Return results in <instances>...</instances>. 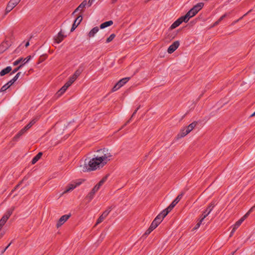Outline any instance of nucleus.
<instances>
[{
    "label": "nucleus",
    "instance_id": "41",
    "mask_svg": "<svg viewBox=\"0 0 255 255\" xmlns=\"http://www.w3.org/2000/svg\"><path fill=\"white\" fill-rule=\"evenodd\" d=\"M183 193H181V194L178 195V196L174 199V200L177 203H178L182 198V197H183Z\"/></svg>",
    "mask_w": 255,
    "mask_h": 255
},
{
    "label": "nucleus",
    "instance_id": "47",
    "mask_svg": "<svg viewBox=\"0 0 255 255\" xmlns=\"http://www.w3.org/2000/svg\"><path fill=\"white\" fill-rule=\"evenodd\" d=\"M111 210H112V207H110L107 210H106L105 212H104L103 213L105 214L106 215L108 216V215L111 212Z\"/></svg>",
    "mask_w": 255,
    "mask_h": 255
},
{
    "label": "nucleus",
    "instance_id": "31",
    "mask_svg": "<svg viewBox=\"0 0 255 255\" xmlns=\"http://www.w3.org/2000/svg\"><path fill=\"white\" fill-rule=\"evenodd\" d=\"M156 222V220H154L152 221V222L151 223V224L149 227L150 230L151 229V230H153L158 226V225L159 224L158 223H157Z\"/></svg>",
    "mask_w": 255,
    "mask_h": 255
},
{
    "label": "nucleus",
    "instance_id": "55",
    "mask_svg": "<svg viewBox=\"0 0 255 255\" xmlns=\"http://www.w3.org/2000/svg\"><path fill=\"white\" fill-rule=\"evenodd\" d=\"M220 23V21L218 20L217 21H216L213 26L217 25Z\"/></svg>",
    "mask_w": 255,
    "mask_h": 255
},
{
    "label": "nucleus",
    "instance_id": "17",
    "mask_svg": "<svg viewBox=\"0 0 255 255\" xmlns=\"http://www.w3.org/2000/svg\"><path fill=\"white\" fill-rule=\"evenodd\" d=\"M109 176V174L105 176L99 182L95 185L98 189H100L101 186L103 185V184L107 181Z\"/></svg>",
    "mask_w": 255,
    "mask_h": 255
},
{
    "label": "nucleus",
    "instance_id": "46",
    "mask_svg": "<svg viewBox=\"0 0 255 255\" xmlns=\"http://www.w3.org/2000/svg\"><path fill=\"white\" fill-rule=\"evenodd\" d=\"M8 88V86H7V85L5 84L1 88L0 91L1 92H3L5 91L6 90H7Z\"/></svg>",
    "mask_w": 255,
    "mask_h": 255
},
{
    "label": "nucleus",
    "instance_id": "60",
    "mask_svg": "<svg viewBox=\"0 0 255 255\" xmlns=\"http://www.w3.org/2000/svg\"><path fill=\"white\" fill-rule=\"evenodd\" d=\"M117 1V0H112V3H115V2H116Z\"/></svg>",
    "mask_w": 255,
    "mask_h": 255
},
{
    "label": "nucleus",
    "instance_id": "48",
    "mask_svg": "<svg viewBox=\"0 0 255 255\" xmlns=\"http://www.w3.org/2000/svg\"><path fill=\"white\" fill-rule=\"evenodd\" d=\"M103 220H104V219H103V217H101V216H100V217H99V218H98V219L97 220V223H96V225L100 224V223H101Z\"/></svg>",
    "mask_w": 255,
    "mask_h": 255
},
{
    "label": "nucleus",
    "instance_id": "63",
    "mask_svg": "<svg viewBox=\"0 0 255 255\" xmlns=\"http://www.w3.org/2000/svg\"><path fill=\"white\" fill-rule=\"evenodd\" d=\"M236 251L232 252L230 255H233Z\"/></svg>",
    "mask_w": 255,
    "mask_h": 255
},
{
    "label": "nucleus",
    "instance_id": "62",
    "mask_svg": "<svg viewBox=\"0 0 255 255\" xmlns=\"http://www.w3.org/2000/svg\"><path fill=\"white\" fill-rule=\"evenodd\" d=\"M255 116V112L253 114H252L251 115V116H250V117H254V116Z\"/></svg>",
    "mask_w": 255,
    "mask_h": 255
},
{
    "label": "nucleus",
    "instance_id": "21",
    "mask_svg": "<svg viewBox=\"0 0 255 255\" xmlns=\"http://www.w3.org/2000/svg\"><path fill=\"white\" fill-rule=\"evenodd\" d=\"M42 154V152H40L35 156H34L32 159L31 164H34L35 163H36L38 161V160L41 157Z\"/></svg>",
    "mask_w": 255,
    "mask_h": 255
},
{
    "label": "nucleus",
    "instance_id": "52",
    "mask_svg": "<svg viewBox=\"0 0 255 255\" xmlns=\"http://www.w3.org/2000/svg\"><path fill=\"white\" fill-rule=\"evenodd\" d=\"M95 0H89L88 2L87 3L88 6H90Z\"/></svg>",
    "mask_w": 255,
    "mask_h": 255
},
{
    "label": "nucleus",
    "instance_id": "3",
    "mask_svg": "<svg viewBox=\"0 0 255 255\" xmlns=\"http://www.w3.org/2000/svg\"><path fill=\"white\" fill-rule=\"evenodd\" d=\"M36 122V119H33L28 124H27L24 128L21 129L13 138L14 141H17L19 137L23 135L25 132L30 128Z\"/></svg>",
    "mask_w": 255,
    "mask_h": 255
},
{
    "label": "nucleus",
    "instance_id": "61",
    "mask_svg": "<svg viewBox=\"0 0 255 255\" xmlns=\"http://www.w3.org/2000/svg\"><path fill=\"white\" fill-rule=\"evenodd\" d=\"M240 21V19H237V20L235 21L234 22V24H235L236 23H237L238 22H239Z\"/></svg>",
    "mask_w": 255,
    "mask_h": 255
},
{
    "label": "nucleus",
    "instance_id": "54",
    "mask_svg": "<svg viewBox=\"0 0 255 255\" xmlns=\"http://www.w3.org/2000/svg\"><path fill=\"white\" fill-rule=\"evenodd\" d=\"M15 81L16 80L12 78L11 80L8 81V82L12 85Z\"/></svg>",
    "mask_w": 255,
    "mask_h": 255
},
{
    "label": "nucleus",
    "instance_id": "15",
    "mask_svg": "<svg viewBox=\"0 0 255 255\" xmlns=\"http://www.w3.org/2000/svg\"><path fill=\"white\" fill-rule=\"evenodd\" d=\"M189 133L188 130L185 128L183 129L179 133H178L177 135V139H179L180 138L184 137L185 135H186L187 134Z\"/></svg>",
    "mask_w": 255,
    "mask_h": 255
},
{
    "label": "nucleus",
    "instance_id": "40",
    "mask_svg": "<svg viewBox=\"0 0 255 255\" xmlns=\"http://www.w3.org/2000/svg\"><path fill=\"white\" fill-rule=\"evenodd\" d=\"M203 220H202V218L201 217V219L200 220L199 222L195 225V226L194 228V229L196 230V229H198L199 228V227L200 226L201 224H202Z\"/></svg>",
    "mask_w": 255,
    "mask_h": 255
},
{
    "label": "nucleus",
    "instance_id": "25",
    "mask_svg": "<svg viewBox=\"0 0 255 255\" xmlns=\"http://www.w3.org/2000/svg\"><path fill=\"white\" fill-rule=\"evenodd\" d=\"M83 69H84L82 66H80L79 68L75 71L73 76L77 79L78 77L81 74L83 71Z\"/></svg>",
    "mask_w": 255,
    "mask_h": 255
},
{
    "label": "nucleus",
    "instance_id": "9",
    "mask_svg": "<svg viewBox=\"0 0 255 255\" xmlns=\"http://www.w3.org/2000/svg\"><path fill=\"white\" fill-rule=\"evenodd\" d=\"M81 184V182H77L75 185L74 184H68L66 187L65 190L63 192L62 194H65L69 192L72 191L74 188H75L77 186L80 185Z\"/></svg>",
    "mask_w": 255,
    "mask_h": 255
},
{
    "label": "nucleus",
    "instance_id": "10",
    "mask_svg": "<svg viewBox=\"0 0 255 255\" xmlns=\"http://www.w3.org/2000/svg\"><path fill=\"white\" fill-rule=\"evenodd\" d=\"M82 18H83L82 15H80L76 18L71 29V32L73 31L76 28V27L79 25V24L82 20Z\"/></svg>",
    "mask_w": 255,
    "mask_h": 255
},
{
    "label": "nucleus",
    "instance_id": "4",
    "mask_svg": "<svg viewBox=\"0 0 255 255\" xmlns=\"http://www.w3.org/2000/svg\"><path fill=\"white\" fill-rule=\"evenodd\" d=\"M97 152H102L103 155L99 156L101 160L103 161V164H106L108 161L110 160L109 157L112 156V155L108 149L103 148L98 150Z\"/></svg>",
    "mask_w": 255,
    "mask_h": 255
},
{
    "label": "nucleus",
    "instance_id": "8",
    "mask_svg": "<svg viewBox=\"0 0 255 255\" xmlns=\"http://www.w3.org/2000/svg\"><path fill=\"white\" fill-rule=\"evenodd\" d=\"M31 58V56H28L25 59H23L22 58H20L18 59L15 61L13 63V65L14 66H16L21 62H23L22 64H24V65L25 64H26L29 62V61L30 60Z\"/></svg>",
    "mask_w": 255,
    "mask_h": 255
},
{
    "label": "nucleus",
    "instance_id": "35",
    "mask_svg": "<svg viewBox=\"0 0 255 255\" xmlns=\"http://www.w3.org/2000/svg\"><path fill=\"white\" fill-rule=\"evenodd\" d=\"M177 203H178L174 200L170 205L167 207V210H169V211H171Z\"/></svg>",
    "mask_w": 255,
    "mask_h": 255
},
{
    "label": "nucleus",
    "instance_id": "20",
    "mask_svg": "<svg viewBox=\"0 0 255 255\" xmlns=\"http://www.w3.org/2000/svg\"><path fill=\"white\" fill-rule=\"evenodd\" d=\"M99 28L98 27L96 26L94 27L92 30H90V31L88 33V36L90 37H94L95 34H96L98 31H99Z\"/></svg>",
    "mask_w": 255,
    "mask_h": 255
},
{
    "label": "nucleus",
    "instance_id": "18",
    "mask_svg": "<svg viewBox=\"0 0 255 255\" xmlns=\"http://www.w3.org/2000/svg\"><path fill=\"white\" fill-rule=\"evenodd\" d=\"M69 87L65 84L56 93L57 96L59 97L62 95Z\"/></svg>",
    "mask_w": 255,
    "mask_h": 255
},
{
    "label": "nucleus",
    "instance_id": "44",
    "mask_svg": "<svg viewBox=\"0 0 255 255\" xmlns=\"http://www.w3.org/2000/svg\"><path fill=\"white\" fill-rule=\"evenodd\" d=\"M120 88H121V87H120V86L118 85V84L117 83V84L113 88V89L112 90V92H115L117 90H118L119 89H120Z\"/></svg>",
    "mask_w": 255,
    "mask_h": 255
},
{
    "label": "nucleus",
    "instance_id": "58",
    "mask_svg": "<svg viewBox=\"0 0 255 255\" xmlns=\"http://www.w3.org/2000/svg\"><path fill=\"white\" fill-rule=\"evenodd\" d=\"M5 84L7 85V86H8V88L11 86V85L8 82Z\"/></svg>",
    "mask_w": 255,
    "mask_h": 255
},
{
    "label": "nucleus",
    "instance_id": "49",
    "mask_svg": "<svg viewBox=\"0 0 255 255\" xmlns=\"http://www.w3.org/2000/svg\"><path fill=\"white\" fill-rule=\"evenodd\" d=\"M21 75V72H18L16 75L13 78L15 80H17L18 79V78H19V77L20 76V75Z\"/></svg>",
    "mask_w": 255,
    "mask_h": 255
},
{
    "label": "nucleus",
    "instance_id": "39",
    "mask_svg": "<svg viewBox=\"0 0 255 255\" xmlns=\"http://www.w3.org/2000/svg\"><path fill=\"white\" fill-rule=\"evenodd\" d=\"M24 65V64H20L19 66L15 68L11 73L10 75L13 74L14 73H16Z\"/></svg>",
    "mask_w": 255,
    "mask_h": 255
},
{
    "label": "nucleus",
    "instance_id": "24",
    "mask_svg": "<svg viewBox=\"0 0 255 255\" xmlns=\"http://www.w3.org/2000/svg\"><path fill=\"white\" fill-rule=\"evenodd\" d=\"M87 4V2L86 0H84L82 1V2L76 8L75 10V12H77L79 10H82V8L85 7V6Z\"/></svg>",
    "mask_w": 255,
    "mask_h": 255
},
{
    "label": "nucleus",
    "instance_id": "28",
    "mask_svg": "<svg viewBox=\"0 0 255 255\" xmlns=\"http://www.w3.org/2000/svg\"><path fill=\"white\" fill-rule=\"evenodd\" d=\"M197 124V122H194L190 124L188 127H187L186 129L188 130V131L190 132L196 126Z\"/></svg>",
    "mask_w": 255,
    "mask_h": 255
},
{
    "label": "nucleus",
    "instance_id": "11",
    "mask_svg": "<svg viewBox=\"0 0 255 255\" xmlns=\"http://www.w3.org/2000/svg\"><path fill=\"white\" fill-rule=\"evenodd\" d=\"M96 186H94L91 191L87 195L86 198L90 201L94 197L96 192L99 190Z\"/></svg>",
    "mask_w": 255,
    "mask_h": 255
},
{
    "label": "nucleus",
    "instance_id": "7",
    "mask_svg": "<svg viewBox=\"0 0 255 255\" xmlns=\"http://www.w3.org/2000/svg\"><path fill=\"white\" fill-rule=\"evenodd\" d=\"M179 46V42L178 41H174L168 48L167 52L171 54L175 51Z\"/></svg>",
    "mask_w": 255,
    "mask_h": 255
},
{
    "label": "nucleus",
    "instance_id": "51",
    "mask_svg": "<svg viewBox=\"0 0 255 255\" xmlns=\"http://www.w3.org/2000/svg\"><path fill=\"white\" fill-rule=\"evenodd\" d=\"M227 14H224L218 20L220 22L224 18H225L227 16Z\"/></svg>",
    "mask_w": 255,
    "mask_h": 255
},
{
    "label": "nucleus",
    "instance_id": "29",
    "mask_svg": "<svg viewBox=\"0 0 255 255\" xmlns=\"http://www.w3.org/2000/svg\"><path fill=\"white\" fill-rule=\"evenodd\" d=\"M190 18V16L186 13V14L185 15L181 16L179 18L180 20V21H181V22H187L189 20Z\"/></svg>",
    "mask_w": 255,
    "mask_h": 255
},
{
    "label": "nucleus",
    "instance_id": "1",
    "mask_svg": "<svg viewBox=\"0 0 255 255\" xmlns=\"http://www.w3.org/2000/svg\"><path fill=\"white\" fill-rule=\"evenodd\" d=\"M101 164H103V161L99 157L97 156L91 159H86L84 164L81 165V167L83 168V172H86L97 169V168L100 167Z\"/></svg>",
    "mask_w": 255,
    "mask_h": 255
},
{
    "label": "nucleus",
    "instance_id": "6",
    "mask_svg": "<svg viewBox=\"0 0 255 255\" xmlns=\"http://www.w3.org/2000/svg\"><path fill=\"white\" fill-rule=\"evenodd\" d=\"M71 216V214L69 215H64L60 217V218L58 221L56 226L57 228L61 226Z\"/></svg>",
    "mask_w": 255,
    "mask_h": 255
},
{
    "label": "nucleus",
    "instance_id": "12",
    "mask_svg": "<svg viewBox=\"0 0 255 255\" xmlns=\"http://www.w3.org/2000/svg\"><path fill=\"white\" fill-rule=\"evenodd\" d=\"M66 37V35H64L62 31L61 30L58 33L57 36L54 38L55 42L57 43H60L64 39V37Z\"/></svg>",
    "mask_w": 255,
    "mask_h": 255
},
{
    "label": "nucleus",
    "instance_id": "5",
    "mask_svg": "<svg viewBox=\"0 0 255 255\" xmlns=\"http://www.w3.org/2000/svg\"><path fill=\"white\" fill-rule=\"evenodd\" d=\"M215 206V202L214 201L212 202L208 206L207 209L204 211L201 217L202 220L204 219L211 213L213 210L214 207Z\"/></svg>",
    "mask_w": 255,
    "mask_h": 255
},
{
    "label": "nucleus",
    "instance_id": "53",
    "mask_svg": "<svg viewBox=\"0 0 255 255\" xmlns=\"http://www.w3.org/2000/svg\"><path fill=\"white\" fill-rule=\"evenodd\" d=\"M252 9L250 10L248 12L245 13L243 16H242L241 17H240V18L239 19H240V20H241L244 16H246L250 12H251L252 11Z\"/></svg>",
    "mask_w": 255,
    "mask_h": 255
},
{
    "label": "nucleus",
    "instance_id": "26",
    "mask_svg": "<svg viewBox=\"0 0 255 255\" xmlns=\"http://www.w3.org/2000/svg\"><path fill=\"white\" fill-rule=\"evenodd\" d=\"M181 21L179 19V18L177 19L175 22H174L171 26L170 27V29H173L178 26L181 23Z\"/></svg>",
    "mask_w": 255,
    "mask_h": 255
},
{
    "label": "nucleus",
    "instance_id": "32",
    "mask_svg": "<svg viewBox=\"0 0 255 255\" xmlns=\"http://www.w3.org/2000/svg\"><path fill=\"white\" fill-rule=\"evenodd\" d=\"M76 78L72 76L69 78V81L65 84L69 87L76 80Z\"/></svg>",
    "mask_w": 255,
    "mask_h": 255
},
{
    "label": "nucleus",
    "instance_id": "30",
    "mask_svg": "<svg viewBox=\"0 0 255 255\" xmlns=\"http://www.w3.org/2000/svg\"><path fill=\"white\" fill-rule=\"evenodd\" d=\"M140 106H138V107H137V108L136 109V110L134 111V112H133V114H132L131 118H130V119H129L127 121V123H126V124H125L123 126V127H122V128H123L124 127L126 126L128 124V123L130 122V121L131 119L133 117H134V115H135V114L136 113V112H137V111L140 109Z\"/></svg>",
    "mask_w": 255,
    "mask_h": 255
},
{
    "label": "nucleus",
    "instance_id": "43",
    "mask_svg": "<svg viewBox=\"0 0 255 255\" xmlns=\"http://www.w3.org/2000/svg\"><path fill=\"white\" fill-rule=\"evenodd\" d=\"M154 220H156V222L159 224L163 219L160 218V215H157Z\"/></svg>",
    "mask_w": 255,
    "mask_h": 255
},
{
    "label": "nucleus",
    "instance_id": "64",
    "mask_svg": "<svg viewBox=\"0 0 255 255\" xmlns=\"http://www.w3.org/2000/svg\"><path fill=\"white\" fill-rule=\"evenodd\" d=\"M18 186H19V185H17L15 187V188H14V190H15L17 188H18Z\"/></svg>",
    "mask_w": 255,
    "mask_h": 255
},
{
    "label": "nucleus",
    "instance_id": "19",
    "mask_svg": "<svg viewBox=\"0 0 255 255\" xmlns=\"http://www.w3.org/2000/svg\"><path fill=\"white\" fill-rule=\"evenodd\" d=\"M113 24V21L112 20H109V21H106L105 22H103V23H102L100 26V27L101 29H104V28H105L108 26H111V25H112Z\"/></svg>",
    "mask_w": 255,
    "mask_h": 255
},
{
    "label": "nucleus",
    "instance_id": "36",
    "mask_svg": "<svg viewBox=\"0 0 255 255\" xmlns=\"http://www.w3.org/2000/svg\"><path fill=\"white\" fill-rule=\"evenodd\" d=\"M8 219V218L7 217L3 215L1 219L0 220V224L3 226Z\"/></svg>",
    "mask_w": 255,
    "mask_h": 255
},
{
    "label": "nucleus",
    "instance_id": "34",
    "mask_svg": "<svg viewBox=\"0 0 255 255\" xmlns=\"http://www.w3.org/2000/svg\"><path fill=\"white\" fill-rule=\"evenodd\" d=\"M187 13L190 16V17H192L196 14V11L194 9L192 8L190 10H189Z\"/></svg>",
    "mask_w": 255,
    "mask_h": 255
},
{
    "label": "nucleus",
    "instance_id": "14",
    "mask_svg": "<svg viewBox=\"0 0 255 255\" xmlns=\"http://www.w3.org/2000/svg\"><path fill=\"white\" fill-rule=\"evenodd\" d=\"M12 70V68L10 66H7L6 68L2 69L0 72V76H3L9 73Z\"/></svg>",
    "mask_w": 255,
    "mask_h": 255
},
{
    "label": "nucleus",
    "instance_id": "22",
    "mask_svg": "<svg viewBox=\"0 0 255 255\" xmlns=\"http://www.w3.org/2000/svg\"><path fill=\"white\" fill-rule=\"evenodd\" d=\"M204 6V3L199 2L194 6L192 8L194 9L196 12L197 13Z\"/></svg>",
    "mask_w": 255,
    "mask_h": 255
},
{
    "label": "nucleus",
    "instance_id": "23",
    "mask_svg": "<svg viewBox=\"0 0 255 255\" xmlns=\"http://www.w3.org/2000/svg\"><path fill=\"white\" fill-rule=\"evenodd\" d=\"M15 6L13 3L9 1L5 9V14L10 12Z\"/></svg>",
    "mask_w": 255,
    "mask_h": 255
},
{
    "label": "nucleus",
    "instance_id": "27",
    "mask_svg": "<svg viewBox=\"0 0 255 255\" xmlns=\"http://www.w3.org/2000/svg\"><path fill=\"white\" fill-rule=\"evenodd\" d=\"M170 212L169 210H167V208L163 210L161 213L158 215H160V218L162 219Z\"/></svg>",
    "mask_w": 255,
    "mask_h": 255
},
{
    "label": "nucleus",
    "instance_id": "45",
    "mask_svg": "<svg viewBox=\"0 0 255 255\" xmlns=\"http://www.w3.org/2000/svg\"><path fill=\"white\" fill-rule=\"evenodd\" d=\"M21 0H10V2L13 3L15 6H16Z\"/></svg>",
    "mask_w": 255,
    "mask_h": 255
},
{
    "label": "nucleus",
    "instance_id": "2",
    "mask_svg": "<svg viewBox=\"0 0 255 255\" xmlns=\"http://www.w3.org/2000/svg\"><path fill=\"white\" fill-rule=\"evenodd\" d=\"M255 208V205L253 206L243 217H242L239 221H238L235 223V224L234 225L233 229L230 233V236H232L233 235L237 229L241 225L243 221L248 217L250 214L254 210Z\"/></svg>",
    "mask_w": 255,
    "mask_h": 255
},
{
    "label": "nucleus",
    "instance_id": "16",
    "mask_svg": "<svg viewBox=\"0 0 255 255\" xmlns=\"http://www.w3.org/2000/svg\"><path fill=\"white\" fill-rule=\"evenodd\" d=\"M130 77H126L124 78H123L119 80L117 83L118 84V85L120 86V87H122L123 86H124L125 84H126L130 79Z\"/></svg>",
    "mask_w": 255,
    "mask_h": 255
},
{
    "label": "nucleus",
    "instance_id": "50",
    "mask_svg": "<svg viewBox=\"0 0 255 255\" xmlns=\"http://www.w3.org/2000/svg\"><path fill=\"white\" fill-rule=\"evenodd\" d=\"M12 243V241L1 252V254H3V253L7 250V249L10 246L11 244Z\"/></svg>",
    "mask_w": 255,
    "mask_h": 255
},
{
    "label": "nucleus",
    "instance_id": "59",
    "mask_svg": "<svg viewBox=\"0 0 255 255\" xmlns=\"http://www.w3.org/2000/svg\"><path fill=\"white\" fill-rule=\"evenodd\" d=\"M29 45V42H27L25 45V46L27 47Z\"/></svg>",
    "mask_w": 255,
    "mask_h": 255
},
{
    "label": "nucleus",
    "instance_id": "13",
    "mask_svg": "<svg viewBox=\"0 0 255 255\" xmlns=\"http://www.w3.org/2000/svg\"><path fill=\"white\" fill-rule=\"evenodd\" d=\"M9 43L7 41L3 42L0 45V53H2L5 51L9 47Z\"/></svg>",
    "mask_w": 255,
    "mask_h": 255
},
{
    "label": "nucleus",
    "instance_id": "42",
    "mask_svg": "<svg viewBox=\"0 0 255 255\" xmlns=\"http://www.w3.org/2000/svg\"><path fill=\"white\" fill-rule=\"evenodd\" d=\"M153 230H151V229H150V228H149L145 232V233L143 235V237H144L146 238Z\"/></svg>",
    "mask_w": 255,
    "mask_h": 255
},
{
    "label": "nucleus",
    "instance_id": "56",
    "mask_svg": "<svg viewBox=\"0 0 255 255\" xmlns=\"http://www.w3.org/2000/svg\"><path fill=\"white\" fill-rule=\"evenodd\" d=\"M101 217H103V219H105L107 216L105 214L103 213L101 215Z\"/></svg>",
    "mask_w": 255,
    "mask_h": 255
},
{
    "label": "nucleus",
    "instance_id": "37",
    "mask_svg": "<svg viewBox=\"0 0 255 255\" xmlns=\"http://www.w3.org/2000/svg\"><path fill=\"white\" fill-rule=\"evenodd\" d=\"M116 35L115 34H112L106 40V43H109L111 42L115 37Z\"/></svg>",
    "mask_w": 255,
    "mask_h": 255
},
{
    "label": "nucleus",
    "instance_id": "57",
    "mask_svg": "<svg viewBox=\"0 0 255 255\" xmlns=\"http://www.w3.org/2000/svg\"><path fill=\"white\" fill-rule=\"evenodd\" d=\"M101 217H103V219H105L107 216L105 214L103 213L101 215Z\"/></svg>",
    "mask_w": 255,
    "mask_h": 255
},
{
    "label": "nucleus",
    "instance_id": "33",
    "mask_svg": "<svg viewBox=\"0 0 255 255\" xmlns=\"http://www.w3.org/2000/svg\"><path fill=\"white\" fill-rule=\"evenodd\" d=\"M14 208L12 207L11 209H8L6 213L4 214V216L7 217L8 218L10 216V215L12 214L13 211L14 210Z\"/></svg>",
    "mask_w": 255,
    "mask_h": 255
},
{
    "label": "nucleus",
    "instance_id": "38",
    "mask_svg": "<svg viewBox=\"0 0 255 255\" xmlns=\"http://www.w3.org/2000/svg\"><path fill=\"white\" fill-rule=\"evenodd\" d=\"M47 55L46 54L42 55L40 56L39 60H38V64L41 63V62H43L46 58Z\"/></svg>",
    "mask_w": 255,
    "mask_h": 255
}]
</instances>
